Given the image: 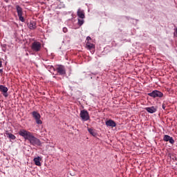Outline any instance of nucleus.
<instances>
[{"label":"nucleus","instance_id":"7","mask_svg":"<svg viewBox=\"0 0 177 177\" xmlns=\"http://www.w3.org/2000/svg\"><path fill=\"white\" fill-rule=\"evenodd\" d=\"M57 71L59 75H64V74H66V69L64 68V66H59L57 68Z\"/></svg>","mask_w":177,"mask_h":177},{"label":"nucleus","instance_id":"6","mask_svg":"<svg viewBox=\"0 0 177 177\" xmlns=\"http://www.w3.org/2000/svg\"><path fill=\"white\" fill-rule=\"evenodd\" d=\"M80 117L82 121H88L89 120V113L86 110H82L80 111Z\"/></svg>","mask_w":177,"mask_h":177},{"label":"nucleus","instance_id":"5","mask_svg":"<svg viewBox=\"0 0 177 177\" xmlns=\"http://www.w3.org/2000/svg\"><path fill=\"white\" fill-rule=\"evenodd\" d=\"M41 48H42V45L39 41H34L32 44V50L33 52H39V50H41Z\"/></svg>","mask_w":177,"mask_h":177},{"label":"nucleus","instance_id":"13","mask_svg":"<svg viewBox=\"0 0 177 177\" xmlns=\"http://www.w3.org/2000/svg\"><path fill=\"white\" fill-rule=\"evenodd\" d=\"M86 48H88L89 50L91 49H95V44L89 42V41H87L86 44Z\"/></svg>","mask_w":177,"mask_h":177},{"label":"nucleus","instance_id":"11","mask_svg":"<svg viewBox=\"0 0 177 177\" xmlns=\"http://www.w3.org/2000/svg\"><path fill=\"white\" fill-rule=\"evenodd\" d=\"M28 28L30 30H35L37 28V24L35 21H30V23L28 24Z\"/></svg>","mask_w":177,"mask_h":177},{"label":"nucleus","instance_id":"4","mask_svg":"<svg viewBox=\"0 0 177 177\" xmlns=\"http://www.w3.org/2000/svg\"><path fill=\"white\" fill-rule=\"evenodd\" d=\"M16 9H17V12L20 21H22V23H24L25 19H24V17H23V8H21L20 6H16Z\"/></svg>","mask_w":177,"mask_h":177},{"label":"nucleus","instance_id":"12","mask_svg":"<svg viewBox=\"0 0 177 177\" xmlns=\"http://www.w3.org/2000/svg\"><path fill=\"white\" fill-rule=\"evenodd\" d=\"M33 161L35 165H37V167H41V158H39V156L33 159Z\"/></svg>","mask_w":177,"mask_h":177},{"label":"nucleus","instance_id":"19","mask_svg":"<svg viewBox=\"0 0 177 177\" xmlns=\"http://www.w3.org/2000/svg\"><path fill=\"white\" fill-rule=\"evenodd\" d=\"M169 143H171V145H174V143H175V140H174V138L171 137L170 138V139L169 140Z\"/></svg>","mask_w":177,"mask_h":177},{"label":"nucleus","instance_id":"24","mask_svg":"<svg viewBox=\"0 0 177 177\" xmlns=\"http://www.w3.org/2000/svg\"><path fill=\"white\" fill-rule=\"evenodd\" d=\"M0 67H2V61L0 59Z\"/></svg>","mask_w":177,"mask_h":177},{"label":"nucleus","instance_id":"1","mask_svg":"<svg viewBox=\"0 0 177 177\" xmlns=\"http://www.w3.org/2000/svg\"><path fill=\"white\" fill-rule=\"evenodd\" d=\"M19 135L20 136H22L25 140H28L29 143L32 145V146H41V140L34 136L32 135V133L28 131L27 130H20L19 132Z\"/></svg>","mask_w":177,"mask_h":177},{"label":"nucleus","instance_id":"16","mask_svg":"<svg viewBox=\"0 0 177 177\" xmlns=\"http://www.w3.org/2000/svg\"><path fill=\"white\" fill-rule=\"evenodd\" d=\"M171 138V137L168 135H165L163 140H165V142H169Z\"/></svg>","mask_w":177,"mask_h":177},{"label":"nucleus","instance_id":"8","mask_svg":"<svg viewBox=\"0 0 177 177\" xmlns=\"http://www.w3.org/2000/svg\"><path fill=\"white\" fill-rule=\"evenodd\" d=\"M106 127H111L112 128H114L115 127H117V124H115V122L113 120H109L106 122Z\"/></svg>","mask_w":177,"mask_h":177},{"label":"nucleus","instance_id":"14","mask_svg":"<svg viewBox=\"0 0 177 177\" xmlns=\"http://www.w3.org/2000/svg\"><path fill=\"white\" fill-rule=\"evenodd\" d=\"M0 91H1V92H3V93H6V92H8V87H6L3 85H0Z\"/></svg>","mask_w":177,"mask_h":177},{"label":"nucleus","instance_id":"23","mask_svg":"<svg viewBox=\"0 0 177 177\" xmlns=\"http://www.w3.org/2000/svg\"><path fill=\"white\" fill-rule=\"evenodd\" d=\"M162 107L163 110H165V104H162Z\"/></svg>","mask_w":177,"mask_h":177},{"label":"nucleus","instance_id":"2","mask_svg":"<svg viewBox=\"0 0 177 177\" xmlns=\"http://www.w3.org/2000/svg\"><path fill=\"white\" fill-rule=\"evenodd\" d=\"M32 115L38 125H41L42 124V120H41V114H39V113L34 111L32 112Z\"/></svg>","mask_w":177,"mask_h":177},{"label":"nucleus","instance_id":"22","mask_svg":"<svg viewBox=\"0 0 177 177\" xmlns=\"http://www.w3.org/2000/svg\"><path fill=\"white\" fill-rule=\"evenodd\" d=\"M63 32H67V28H63Z\"/></svg>","mask_w":177,"mask_h":177},{"label":"nucleus","instance_id":"3","mask_svg":"<svg viewBox=\"0 0 177 177\" xmlns=\"http://www.w3.org/2000/svg\"><path fill=\"white\" fill-rule=\"evenodd\" d=\"M148 96H150L151 97H153L154 99H156V97H162L163 94L160 91L154 90L151 93H149Z\"/></svg>","mask_w":177,"mask_h":177},{"label":"nucleus","instance_id":"15","mask_svg":"<svg viewBox=\"0 0 177 177\" xmlns=\"http://www.w3.org/2000/svg\"><path fill=\"white\" fill-rule=\"evenodd\" d=\"M88 131L89 132V133H91V135H92V136H96L97 133L96 131H95V130L93 129H88Z\"/></svg>","mask_w":177,"mask_h":177},{"label":"nucleus","instance_id":"9","mask_svg":"<svg viewBox=\"0 0 177 177\" xmlns=\"http://www.w3.org/2000/svg\"><path fill=\"white\" fill-rule=\"evenodd\" d=\"M77 16L80 19H85V13L84 12V10L81 9H78L77 10Z\"/></svg>","mask_w":177,"mask_h":177},{"label":"nucleus","instance_id":"10","mask_svg":"<svg viewBox=\"0 0 177 177\" xmlns=\"http://www.w3.org/2000/svg\"><path fill=\"white\" fill-rule=\"evenodd\" d=\"M145 110L151 114H153V113H156L157 111V109L154 106L147 107L145 108Z\"/></svg>","mask_w":177,"mask_h":177},{"label":"nucleus","instance_id":"26","mask_svg":"<svg viewBox=\"0 0 177 177\" xmlns=\"http://www.w3.org/2000/svg\"><path fill=\"white\" fill-rule=\"evenodd\" d=\"M27 56H28V53H26Z\"/></svg>","mask_w":177,"mask_h":177},{"label":"nucleus","instance_id":"17","mask_svg":"<svg viewBox=\"0 0 177 177\" xmlns=\"http://www.w3.org/2000/svg\"><path fill=\"white\" fill-rule=\"evenodd\" d=\"M84 19H78V26H82L84 24Z\"/></svg>","mask_w":177,"mask_h":177},{"label":"nucleus","instance_id":"21","mask_svg":"<svg viewBox=\"0 0 177 177\" xmlns=\"http://www.w3.org/2000/svg\"><path fill=\"white\" fill-rule=\"evenodd\" d=\"M3 95L5 96V97H8V92L3 93Z\"/></svg>","mask_w":177,"mask_h":177},{"label":"nucleus","instance_id":"18","mask_svg":"<svg viewBox=\"0 0 177 177\" xmlns=\"http://www.w3.org/2000/svg\"><path fill=\"white\" fill-rule=\"evenodd\" d=\"M8 138L12 139V140H15V139H16V136L12 133H8Z\"/></svg>","mask_w":177,"mask_h":177},{"label":"nucleus","instance_id":"25","mask_svg":"<svg viewBox=\"0 0 177 177\" xmlns=\"http://www.w3.org/2000/svg\"><path fill=\"white\" fill-rule=\"evenodd\" d=\"M1 73H2V69H0V74H1Z\"/></svg>","mask_w":177,"mask_h":177},{"label":"nucleus","instance_id":"20","mask_svg":"<svg viewBox=\"0 0 177 177\" xmlns=\"http://www.w3.org/2000/svg\"><path fill=\"white\" fill-rule=\"evenodd\" d=\"M92 39L91 38V37L88 36L86 37V41H88V42H89V41H91Z\"/></svg>","mask_w":177,"mask_h":177}]
</instances>
